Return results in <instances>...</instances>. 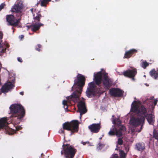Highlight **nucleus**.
Here are the masks:
<instances>
[{"mask_svg": "<svg viewBox=\"0 0 158 158\" xmlns=\"http://www.w3.org/2000/svg\"><path fill=\"white\" fill-rule=\"evenodd\" d=\"M105 146V145L104 144L101 143H99L97 146V148L98 150H101L102 148H104Z\"/></svg>", "mask_w": 158, "mask_h": 158, "instance_id": "28", "label": "nucleus"}, {"mask_svg": "<svg viewBox=\"0 0 158 158\" xmlns=\"http://www.w3.org/2000/svg\"><path fill=\"white\" fill-rule=\"evenodd\" d=\"M63 103L64 105V107L66 106V107L65 108V109H67L68 108V105L67 104V101L65 100H64L63 101Z\"/></svg>", "mask_w": 158, "mask_h": 158, "instance_id": "35", "label": "nucleus"}, {"mask_svg": "<svg viewBox=\"0 0 158 158\" xmlns=\"http://www.w3.org/2000/svg\"><path fill=\"white\" fill-rule=\"evenodd\" d=\"M77 106L79 111L81 115L84 114L87 112L85 103L83 101H81L78 103Z\"/></svg>", "mask_w": 158, "mask_h": 158, "instance_id": "14", "label": "nucleus"}, {"mask_svg": "<svg viewBox=\"0 0 158 158\" xmlns=\"http://www.w3.org/2000/svg\"><path fill=\"white\" fill-rule=\"evenodd\" d=\"M102 78L101 72H98L96 74L94 73L93 80L95 84L99 86L102 81Z\"/></svg>", "mask_w": 158, "mask_h": 158, "instance_id": "11", "label": "nucleus"}, {"mask_svg": "<svg viewBox=\"0 0 158 158\" xmlns=\"http://www.w3.org/2000/svg\"><path fill=\"white\" fill-rule=\"evenodd\" d=\"M146 119L150 124L153 125L155 120V116L152 114H149L146 117Z\"/></svg>", "mask_w": 158, "mask_h": 158, "instance_id": "20", "label": "nucleus"}, {"mask_svg": "<svg viewBox=\"0 0 158 158\" xmlns=\"http://www.w3.org/2000/svg\"><path fill=\"white\" fill-rule=\"evenodd\" d=\"M19 36L21 39H22L24 37V35H21Z\"/></svg>", "mask_w": 158, "mask_h": 158, "instance_id": "44", "label": "nucleus"}, {"mask_svg": "<svg viewBox=\"0 0 158 158\" xmlns=\"http://www.w3.org/2000/svg\"><path fill=\"white\" fill-rule=\"evenodd\" d=\"M41 17L42 15L40 12L39 11L37 13L36 16L34 17V22L36 23L40 22Z\"/></svg>", "mask_w": 158, "mask_h": 158, "instance_id": "25", "label": "nucleus"}, {"mask_svg": "<svg viewBox=\"0 0 158 158\" xmlns=\"http://www.w3.org/2000/svg\"><path fill=\"white\" fill-rule=\"evenodd\" d=\"M18 60L20 62H22L23 61L22 59L20 57L18 58Z\"/></svg>", "mask_w": 158, "mask_h": 158, "instance_id": "38", "label": "nucleus"}, {"mask_svg": "<svg viewBox=\"0 0 158 158\" xmlns=\"http://www.w3.org/2000/svg\"><path fill=\"white\" fill-rule=\"evenodd\" d=\"M96 86L94 82L89 83L88 85L87 89L86 91V96L89 98H91L95 95V89Z\"/></svg>", "mask_w": 158, "mask_h": 158, "instance_id": "7", "label": "nucleus"}, {"mask_svg": "<svg viewBox=\"0 0 158 158\" xmlns=\"http://www.w3.org/2000/svg\"><path fill=\"white\" fill-rule=\"evenodd\" d=\"M51 0H42L40 3V5L42 6L46 7L47 4Z\"/></svg>", "mask_w": 158, "mask_h": 158, "instance_id": "26", "label": "nucleus"}, {"mask_svg": "<svg viewBox=\"0 0 158 158\" xmlns=\"http://www.w3.org/2000/svg\"><path fill=\"white\" fill-rule=\"evenodd\" d=\"M113 123L115 125L114 127H118L121 126V122L119 118H115L113 119Z\"/></svg>", "mask_w": 158, "mask_h": 158, "instance_id": "24", "label": "nucleus"}, {"mask_svg": "<svg viewBox=\"0 0 158 158\" xmlns=\"http://www.w3.org/2000/svg\"><path fill=\"white\" fill-rule=\"evenodd\" d=\"M114 129H115V135L117 137H122V132L125 131L126 130L125 127L123 125L121 126L119 129L114 127Z\"/></svg>", "mask_w": 158, "mask_h": 158, "instance_id": "17", "label": "nucleus"}, {"mask_svg": "<svg viewBox=\"0 0 158 158\" xmlns=\"http://www.w3.org/2000/svg\"><path fill=\"white\" fill-rule=\"evenodd\" d=\"M63 149L61 152V155L64 154L65 157L73 158L77 152V150L73 146L69 144H63L62 146Z\"/></svg>", "mask_w": 158, "mask_h": 158, "instance_id": "5", "label": "nucleus"}, {"mask_svg": "<svg viewBox=\"0 0 158 158\" xmlns=\"http://www.w3.org/2000/svg\"><path fill=\"white\" fill-rule=\"evenodd\" d=\"M43 24L39 22H36L30 25H27V30L30 29L33 32H35L39 30L41 26Z\"/></svg>", "mask_w": 158, "mask_h": 158, "instance_id": "12", "label": "nucleus"}, {"mask_svg": "<svg viewBox=\"0 0 158 158\" xmlns=\"http://www.w3.org/2000/svg\"><path fill=\"white\" fill-rule=\"evenodd\" d=\"M87 143V142H82V143L84 145H85L86 144V143Z\"/></svg>", "mask_w": 158, "mask_h": 158, "instance_id": "46", "label": "nucleus"}, {"mask_svg": "<svg viewBox=\"0 0 158 158\" xmlns=\"http://www.w3.org/2000/svg\"><path fill=\"white\" fill-rule=\"evenodd\" d=\"M60 0H55V2H58Z\"/></svg>", "mask_w": 158, "mask_h": 158, "instance_id": "48", "label": "nucleus"}, {"mask_svg": "<svg viewBox=\"0 0 158 158\" xmlns=\"http://www.w3.org/2000/svg\"><path fill=\"white\" fill-rule=\"evenodd\" d=\"M102 82L104 87L107 89H109L112 85L113 81L108 77V73H105L103 74Z\"/></svg>", "mask_w": 158, "mask_h": 158, "instance_id": "8", "label": "nucleus"}, {"mask_svg": "<svg viewBox=\"0 0 158 158\" xmlns=\"http://www.w3.org/2000/svg\"><path fill=\"white\" fill-rule=\"evenodd\" d=\"M118 138L117 142V145H122L123 143V140L122 139V137H118Z\"/></svg>", "mask_w": 158, "mask_h": 158, "instance_id": "30", "label": "nucleus"}, {"mask_svg": "<svg viewBox=\"0 0 158 158\" xmlns=\"http://www.w3.org/2000/svg\"><path fill=\"white\" fill-rule=\"evenodd\" d=\"M124 91L118 88H112L109 90L111 96L114 97L119 98L123 96Z\"/></svg>", "mask_w": 158, "mask_h": 158, "instance_id": "9", "label": "nucleus"}, {"mask_svg": "<svg viewBox=\"0 0 158 158\" xmlns=\"http://www.w3.org/2000/svg\"><path fill=\"white\" fill-rule=\"evenodd\" d=\"M39 4V3H38H38H37V4Z\"/></svg>", "mask_w": 158, "mask_h": 158, "instance_id": "53", "label": "nucleus"}, {"mask_svg": "<svg viewBox=\"0 0 158 158\" xmlns=\"http://www.w3.org/2000/svg\"><path fill=\"white\" fill-rule=\"evenodd\" d=\"M153 138L158 141V133L156 131L154 130L153 134Z\"/></svg>", "mask_w": 158, "mask_h": 158, "instance_id": "29", "label": "nucleus"}, {"mask_svg": "<svg viewBox=\"0 0 158 158\" xmlns=\"http://www.w3.org/2000/svg\"><path fill=\"white\" fill-rule=\"evenodd\" d=\"M112 158H118V156L117 155H116V156H114Z\"/></svg>", "mask_w": 158, "mask_h": 158, "instance_id": "42", "label": "nucleus"}, {"mask_svg": "<svg viewBox=\"0 0 158 158\" xmlns=\"http://www.w3.org/2000/svg\"><path fill=\"white\" fill-rule=\"evenodd\" d=\"M43 156H44V154L43 153H42L41 154V157H43Z\"/></svg>", "mask_w": 158, "mask_h": 158, "instance_id": "47", "label": "nucleus"}, {"mask_svg": "<svg viewBox=\"0 0 158 158\" xmlns=\"http://www.w3.org/2000/svg\"><path fill=\"white\" fill-rule=\"evenodd\" d=\"M6 50V48H2L1 50L0 51V52L1 53H3L5 52Z\"/></svg>", "mask_w": 158, "mask_h": 158, "instance_id": "37", "label": "nucleus"}, {"mask_svg": "<svg viewBox=\"0 0 158 158\" xmlns=\"http://www.w3.org/2000/svg\"><path fill=\"white\" fill-rule=\"evenodd\" d=\"M21 128H22L20 127H19L16 128V130H20Z\"/></svg>", "mask_w": 158, "mask_h": 158, "instance_id": "41", "label": "nucleus"}, {"mask_svg": "<svg viewBox=\"0 0 158 158\" xmlns=\"http://www.w3.org/2000/svg\"><path fill=\"white\" fill-rule=\"evenodd\" d=\"M157 103V101L156 100H154V106L156 105Z\"/></svg>", "mask_w": 158, "mask_h": 158, "instance_id": "40", "label": "nucleus"}, {"mask_svg": "<svg viewBox=\"0 0 158 158\" xmlns=\"http://www.w3.org/2000/svg\"><path fill=\"white\" fill-rule=\"evenodd\" d=\"M16 19H19L20 18H21V16L22 15V13L21 11L20 12H16Z\"/></svg>", "mask_w": 158, "mask_h": 158, "instance_id": "32", "label": "nucleus"}, {"mask_svg": "<svg viewBox=\"0 0 158 158\" xmlns=\"http://www.w3.org/2000/svg\"><path fill=\"white\" fill-rule=\"evenodd\" d=\"M150 76L155 79H158V71L154 69H152L149 72Z\"/></svg>", "mask_w": 158, "mask_h": 158, "instance_id": "23", "label": "nucleus"}, {"mask_svg": "<svg viewBox=\"0 0 158 158\" xmlns=\"http://www.w3.org/2000/svg\"><path fill=\"white\" fill-rule=\"evenodd\" d=\"M22 9V6L19 4H17L13 6L11 11L13 12H20Z\"/></svg>", "mask_w": 158, "mask_h": 158, "instance_id": "22", "label": "nucleus"}, {"mask_svg": "<svg viewBox=\"0 0 158 158\" xmlns=\"http://www.w3.org/2000/svg\"><path fill=\"white\" fill-rule=\"evenodd\" d=\"M135 149L139 151H143L145 149V144L143 142L137 143L135 146Z\"/></svg>", "mask_w": 158, "mask_h": 158, "instance_id": "21", "label": "nucleus"}, {"mask_svg": "<svg viewBox=\"0 0 158 158\" xmlns=\"http://www.w3.org/2000/svg\"><path fill=\"white\" fill-rule=\"evenodd\" d=\"M3 34L2 32L0 31V39H2L3 38Z\"/></svg>", "mask_w": 158, "mask_h": 158, "instance_id": "39", "label": "nucleus"}, {"mask_svg": "<svg viewBox=\"0 0 158 158\" xmlns=\"http://www.w3.org/2000/svg\"><path fill=\"white\" fill-rule=\"evenodd\" d=\"M149 65V64L146 61H143L141 63V66L144 69H146Z\"/></svg>", "mask_w": 158, "mask_h": 158, "instance_id": "27", "label": "nucleus"}, {"mask_svg": "<svg viewBox=\"0 0 158 158\" xmlns=\"http://www.w3.org/2000/svg\"><path fill=\"white\" fill-rule=\"evenodd\" d=\"M85 80L84 76L81 74H78L77 79L75 80L74 85L72 88V90L74 91L73 92L71 96L67 98L68 100L76 102L80 100L83 88L85 85Z\"/></svg>", "mask_w": 158, "mask_h": 158, "instance_id": "1", "label": "nucleus"}, {"mask_svg": "<svg viewBox=\"0 0 158 158\" xmlns=\"http://www.w3.org/2000/svg\"><path fill=\"white\" fill-rule=\"evenodd\" d=\"M7 119L6 118H2L0 119V131L2 129H5L6 131L12 130L8 126Z\"/></svg>", "mask_w": 158, "mask_h": 158, "instance_id": "13", "label": "nucleus"}, {"mask_svg": "<svg viewBox=\"0 0 158 158\" xmlns=\"http://www.w3.org/2000/svg\"><path fill=\"white\" fill-rule=\"evenodd\" d=\"M12 28L13 29V32H14V27H12Z\"/></svg>", "mask_w": 158, "mask_h": 158, "instance_id": "49", "label": "nucleus"}, {"mask_svg": "<svg viewBox=\"0 0 158 158\" xmlns=\"http://www.w3.org/2000/svg\"><path fill=\"white\" fill-rule=\"evenodd\" d=\"M33 8H31V9H30V11H31V13H33Z\"/></svg>", "mask_w": 158, "mask_h": 158, "instance_id": "45", "label": "nucleus"}, {"mask_svg": "<svg viewBox=\"0 0 158 158\" xmlns=\"http://www.w3.org/2000/svg\"><path fill=\"white\" fill-rule=\"evenodd\" d=\"M108 134L110 135H115V129H114V127L112 130H111L108 132Z\"/></svg>", "mask_w": 158, "mask_h": 158, "instance_id": "31", "label": "nucleus"}, {"mask_svg": "<svg viewBox=\"0 0 158 158\" xmlns=\"http://www.w3.org/2000/svg\"><path fill=\"white\" fill-rule=\"evenodd\" d=\"M138 114V117L131 118L130 123L134 127L141 125L140 129L137 128L136 130V131L140 132L143 129L145 118L148 115L147 110L145 107L143 105L141 106L140 107V111Z\"/></svg>", "mask_w": 158, "mask_h": 158, "instance_id": "2", "label": "nucleus"}, {"mask_svg": "<svg viewBox=\"0 0 158 158\" xmlns=\"http://www.w3.org/2000/svg\"><path fill=\"white\" fill-rule=\"evenodd\" d=\"M80 123L78 120H73L71 121L66 122L62 124L63 128L59 131V133H63L64 135V130L70 131V135L77 133L79 130Z\"/></svg>", "mask_w": 158, "mask_h": 158, "instance_id": "4", "label": "nucleus"}, {"mask_svg": "<svg viewBox=\"0 0 158 158\" xmlns=\"http://www.w3.org/2000/svg\"><path fill=\"white\" fill-rule=\"evenodd\" d=\"M131 111L137 113H138L140 111V107L137 104V102L134 101L131 105Z\"/></svg>", "mask_w": 158, "mask_h": 158, "instance_id": "18", "label": "nucleus"}, {"mask_svg": "<svg viewBox=\"0 0 158 158\" xmlns=\"http://www.w3.org/2000/svg\"><path fill=\"white\" fill-rule=\"evenodd\" d=\"M100 124V123H93L89 126L88 128L90 131L93 133H98L101 128Z\"/></svg>", "mask_w": 158, "mask_h": 158, "instance_id": "16", "label": "nucleus"}, {"mask_svg": "<svg viewBox=\"0 0 158 158\" xmlns=\"http://www.w3.org/2000/svg\"><path fill=\"white\" fill-rule=\"evenodd\" d=\"M20 94L22 95H23L24 94L23 92H21L19 93Z\"/></svg>", "mask_w": 158, "mask_h": 158, "instance_id": "43", "label": "nucleus"}, {"mask_svg": "<svg viewBox=\"0 0 158 158\" xmlns=\"http://www.w3.org/2000/svg\"><path fill=\"white\" fill-rule=\"evenodd\" d=\"M6 20L7 23V25L16 27L19 26L20 27L21 26H19L20 23L21 18L16 19L15 17L12 15H7L6 16Z\"/></svg>", "mask_w": 158, "mask_h": 158, "instance_id": "6", "label": "nucleus"}, {"mask_svg": "<svg viewBox=\"0 0 158 158\" xmlns=\"http://www.w3.org/2000/svg\"><path fill=\"white\" fill-rule=\"evenodd\" d=\"M137 73V70L136 69H128L124 71L123 73V75L125 77H128L135 80L134 77Z\"/></svg>", "mask_w": 158, "mask_h": 158, "instance_id": "10", "label": "nucleus"}, {"mask_svg": "<svg viewBox=\"0 0 158 158\" xmlns=\"http://www.w3.org/2000/svg\"><path fill=\"white\" fill-rule=\"evenodd\" d=\"M9 108L11 114V117L21 121L25 115V110L23 106L20 104H14L10 106Z\"/></svg>", "mask_w": 158, "mask_h": 158, "instance_id": "3", "label": "nucleus"}, {"mask_svg": "<svg viewBox=\"0 0 158 158\" xmlns=\"http://www.w3.org/2000/svg\"><path fill=\"white\" fill-rule=\"evenodd\" d=\"M37 46L35 47V49L36 51L40 52L41 50L40 48H42V46L41 44H39L37 45Z\"/></svg>", "mask_w": 158, "mask_h": 158, "instance_id": "34", "label": "nucleus"}, {"mask_svg": "<svg viewBox=\"0 0 158 158\" xmlns=\"http://www.w3.org/2000/svg\"><path fill=\"white\" fill-rule=\"evenodd\" d=\"M144 77H146V75H144Z\"/></svg>", "mask_w": 158, "mask_h": 158, "instance_id": "51", "label": "nucleus"}, {"mask_svg": "<svg viewBox=\"0 0 158 158\" xmlns=\"http://www.w3.org/2000/svg\"><path fill=\"white\" fill-rule=\"evenodd\" d=\"M14 87V85L11 82H9L5 83L2 87L1 90L2 93H7Z\"/></svg>", "mask_w": 158, "mask_h": 158, "instance_id": "15", "label": "nucleus"}, {"mask_svg": "<svg viewBox=\"0 0 158 158\" xmlns=\"http://www.w3.org/2000/svg\"><path fill=\"white\" fill-rule=\"evenodd\" d=\"M120 158H125L126 157V154L123 151H121L120 152Z\"/></svg>", "mask_w": 158, "mask_h": 158, "instance_id": "33", "label": "nucleus"}, {"mask_svg": "<svg viewBox=\"0 0 158 158\" xmlns=\"http://www.w3.org/2000/svg\"><path fill=\"white\" fill-rule=\"evenodd\" d=\"M5 6V4L2 3L0 5V11L4 8V6Z\"/></svg>", "mask_w": 158, "mask_h": 158, "instance_id": "36", "label": "nucleus"}, {"mask_svg": "<svg viewBox=\"0 0 158 158\" xmlns=\"http://www.w3.org/2000/svg\"><path fill=\"white\" fill-rule=\"evenodd\" d=\"M0 47H1V44H0Z\"/></svg>", "mask_w": 158, "mask_h": 158, "instance_id": "52", "label": "nucleus"}, {"mask_svg": "<svg viewBox=\"0 0 158 158\" xmlns=\"http://www.w3.org/2000/svg\"><path fill=\"white\" fill-rule=\"evenodd\" d=\"M2 92H1V91L0 90V95L1 94V93H2Z\"/></svg>", "mask_w": 158, "mask_h": 158, "instance_id": "50", "label": "nucleus"}, {"mask_svg": "<svg viewBox=\"0 0 158 158\" xmlns=\"http://www.w3.org/2000/svg\"><path fill=\"white\" fill-rule=\"evenodd\" d=\"M137 52V50L135 49H132L126 51L123 57L124 58L128 59L131 57L132 55Z\"/></svg>", "mask_w": 158, "mask_h": 158, "instance_id": "19", "label": "nucleus"}]
</instances>
